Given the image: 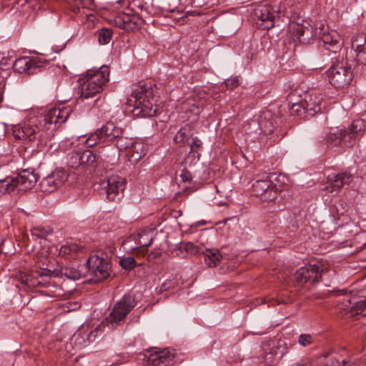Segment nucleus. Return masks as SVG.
I'll list each match as a JSON object with an SVG mask.
<instances>
[{
    "instance_id": "f257e3e1",
    "label": "nucleus",
    "mask_w": 366,
    "mask_h": 366,
    "mask_svg": "<svg viewBox=\"0 0 366 366\" xmlns=\"http://www.w3.org/2000/svg\"><path fill=\"white\" fill-rule=\"evenodd\" d=\"M71 114V109L69 107L51 108L14 127L13 136L16 139L32 142L33 147L41 149L54 137L56 124L65 122Z\"/></svg>"
},
{
    "instance_id": "f03ea898",
    "label": "nucleus",
    "mask_w": 366,
    "mask_h": 366,
    "mask_svg": "<svg viewBox=\"0 0 366 366\" xmlns=\"http://www.w3.org/2000/svg\"><path fill=\"white\" fill-rule=\"evenodd\" d=\"M158 94L157 86L151 82L137 86L132 92V96L135 99L134 114L139 117H152L161 114L159 104L162 102Z\"/></svg>"
},
{
    "instance_id": "7ed1b4c3",
    "label": "nucleus",
    "mask_w": 366,
    "mask_h": 366,
    "mask_svg": "<svg viewBox=\"0 0 366 366\" xmlns=\"http://www.w3.org/2000/svg\"><path fill=\"white\" fill-rule=\"evenodd\" d=\"M109 79V67L103 65L98 69H89L79 79L78 94L82 100L94 97L103 90Z\"/></svg>"
},
{
    "instance_id": "20e7f679",
    "label": "nucleus",
    "mask_w": 366,
    "mask_h": 366,
    "mask_svg": "<svg viewBox=\"0 0 366 366\" xmlns=\"http://www.w3.org/2000/svg\"><path fill=\"white\" fill-rule=\"evenodd\" d=\"M54 270L44 268L34 269L30 272H20L16 278L22 284L29 287H45L49 289L46 293L51 297L61 295L62 289L53 278L57 277L53 274Z\"/></svg>"
},
{
    "instance_id": "39448f33",
    "label": "nucleus",
    "mask_w": 366,
    "mask_h": 366,
    "mask_svg": "<svg viewBox=\"0 0 366 366\" xmlns=\"http://www.w3.org/2000/svg\"><path fill=\"white\" fill-rule=\"evenodd\" d=\"M157 235L154 227H147L128 237L124 242V244L133 253L144 254Z\"/></svg>"
},
{
    "instance_id": "423d86ee",
    "label": "nucleus",
    "mask_w": 366,
    "mask_h": 366,
    "mask_svg": "<svg viewBox=\"0 0 366 366\" xmlns=\"http://www.w3.org/2000/svg\"><path fill=\"white\" fill-rule=\"evenodd\" d=\"M316 34H318L325 50L334 54L341 50L343 41L340 35L335 30L328 31L327 25L324 21L316 23Z\"/></svg>"
},
{
    "instance_id": "0eeeda50",
    "label": "nucleus",
    "mask_w": 366,
    "mask_h": 366,
    "mask_svg": "<svg viewBox=\"0 0 366 366\" xmlns=\"http://www.w3.org/2000/svg\"><path fill=\"white\" fill-rule=\"evenodd\" d=\"M135 305L134 298L132 295H124L115 303L104 322L112 327L120 325Z\"/></svg>"
},
{
    "instance_id": "6e6552de",
    "label": "nucleus",
    "mask_w": 366,
    "mask_h": 366,
    "mask_svg": "<svg viewBox=\"0 0 366 366\" xmlns=\"http://www.w3.org/2000/svg\"><path fill=\"white\" fill-rule=\"evenodd\" d=\"M123 130L121 127L117 126L114 122H109L98 129L94 133L91 134L86 139V144L92 147L99 142L112 141L120 137L122 135Z\"/></svg>"
},
{
    "instance_id": "1a4fd4ad",
    "label": "nucleus",
    "mask_w": 366,
    "mask_h": 366,
    "mask_svg": "<svg viewBox=\"0 0 366 366\" xmlns=\"http://www.w3.org/2000/svg\"><path fill=\"white\" fill-rule=\"evenodd\" d=\"M274 175H263L262 178L258 179L253 184V192L255 195L261 196L264 200L273 201L282 192L283 187L277 185L272 181Z\"/></svg>"
},
{
    "instance_id": "9d476101",
    "label": "nucleus",
    "mask_w": 366,
    "mask_h": 366,
    "mask_svg": "<svg viewBox=\"0 0 366 366\" xmlns=\"http://www.w3.org/2000/svg\"><path fill=\"white\" fill-rule=\"evenodd\" d=\"M86 264L91 281L97 282L109 277L111 264L107 259L98 255H92L89 258Z\"/></svg>"
},
{
    "instance_id": "9b49d317",
    "label": "nucleus",
    "mask_w": 366,
    "mask_h": 366,
    "mask_svg": "<svg viewBox=\"0 0 366 366\" xmlns=\"http://www.w3.org/2000/svg\"><path fill=\"white\" fill-rule=\"evenodd\" d=\"M101 185L106 192L107 199L109 201H115L122 198L126 180L118 175H112L104 179Z\"/></svg>"
},
{
    "instance_id": "f8f14e48",
    "label": "nucleus",
    "mask_w": 366,
    "mask_h": 366,
    "mask_svg": "<svg viewBox=\"0 0 366 366\" xmlns=\"http://www.w3.org/2000/svg\"><path fill=\"white\" fill-rule=\"evenodd\" d=\"M329 81L336 88H344L352 79V72L350 67L344 65H333L327 71Z\"/></svg>"
},
{
    "instance_id": "ddd939ff",
    "label": "nucleus",
    "mask_w": 366,
    "mask_h": 366,
    "mask_svg": "<svg viewBox=\"0 0 366 366\" xmlns=\"http://www.w3.org/2000/svg\"><path fill=\"white\" fill-rule=\"evenodd\" d=\"M365 122L362 119H356L352 122L349 128V133L347 131L337 129V131L331 134L330 139L335 145H337L345 142L346 139H352L353 137H359L363 135L365 132Z\"/></svg>"
},
{
    "instance_id": "4468645a",
    "label": "nucleus",
    "mask_w": 366,
    "mask_h": 366,
    "mask_svg": "<svg viewBox=\"0 0 366 366\" xmlns=\"http://www.w3.org/2000/svg\"><path fill=\"white\" fill-rule=\"evenodd\" d=\"M95 162L96 156L90 150L74 151L69 153L67 156V164L73 169L93 165Z\"/></svg>"
},
{
    "instance_id": "2eb2a0df",
    "label": "nucleus",
    "mask_w": 366,
    "mask_h": 366,
    "mask_svg": "<svg viewBox=\"0 0 366 366\" xmlns=\"http://www.w3.org/2000/svg\"><path fill=\"white\" fill-rule=\"evenodd\" d=\"M322 274L320 267L317 264L308 265L297 269L295 274V280L298 285H302L307 281L318 282Z\"/></svg>"
},
{
    "instance_id": "dca6fc26",
    "label": "nucleus",
    "mask_w": 366,
    "mask_h": 366,
    "mask_svg": "<svg viewBox=\"0 0 366 366\" xmlns=\"http://www.w3.org/2000/svg\"><path fill=\"white\" fill-rule=\"evenodd\" d=\"M68 174L62 169H56L42 179L41 187L44 192H52L60 187L67 179Z\"/></svg>"
},
{
    "instance_id": "f3484780",
    "label": "nucleus",
    "mask_w": 366,
    "mask_h": 366,
    "mask_svg": "<svg viewBox=\"0 0 366 366\" xmlns=\"http://www.w3.org/2000/svg\"><path fill=\"white\" fill-rule=\"evenodd\" d=\"M112 22L119 28L132 31L141 26L143 20L136 14H122L114 16Z\"/></svg>"
},
{
    "instance_id": "a211bd4d",
    "label": "nucleus",
    "mask_w": 366,
    "mask_h": 366,
    "mask_svg": "<svg viewBox=\"0 0 366 366\" xmlns=\"http://www.w3.org/2000/svg\"><path fill=\"white\" fill-rule=\"evenodd\" d=\"M250 124L258 125L256 132L267 134L273 132L277 122L272 112L267 110L262 112L256 119H252Z\"/></svg>"
},
{
    "instance_id": "6ab92c4d",
    "label": "nucleus",
    "mask_w": 366,
    "mask_h": 366,
    "mask_svg": "<svg viewBox=\"0 0 366 366\" xmlns=\"http://www.w3.org/2000/svg\"><path fill=\"white\" fill-rule=\"evenodd\" d=\"M254 16L262 21L264 29H269L274 26L275 11L267 4L259 5L254 10Z\"/></svg>"
},
{
    "instance_id": "aec40b11",
    "label": "nucleus",
    "mask_w": 366,
    "mask_h": 366,
    "mask_svg": "<svg viewBox=\"0 0 366 366\" xmlns=\"http://www.w3.org/2000/svg\"><path fill=\"white\" fill-rule=\"evenodd\" d=\"M174 142L188 145L191 152H196L202 144L201 141L197 137H194L191 129L187 127L181 128L177 132L174 137Z\"/></svg>"
},
{
    "instance_id": "412c9836",
    "label": "nucleus",
    "mask_w": 366,
    "mask_h": 366,
    "mask_svg": "<svg viewBox=\"0 0 366 366\" xmlns=\"http://www.w3.org/2000/svg\"><path fill=\"white\" fill-rule=\"evenodd\" d=\"M174 352L173 350L164 349L156 351L148 357V363L154 366H169L174 363Z\"/></svg>"
},
{
    "instance_id": "4be33fe9",
    "label": "nucleus",
    "mask_w": 366,
    "mask_h": 366,
    "mask_svg": "<svg viewBox=\"0 0 366 366\" xmlns=\"http://www.w3.org/2000/svg\"><path fill=\"white\" fill-rule=\"evenodd\" d=\"M18 192H24L33 188L38 181V175L33 169H24L15 177Z\"/></svg>"
},
{
    "instance_id": "5701e85b",
    "label": "nucleus",
    "mask_w": 366,
    "mask_h": 366,
    "mask_svg": "<svg viewBox=\"0 0 366 366\" xmlns=\"http://www.w3.org/2000/svg\"><path fill=\"white\" fill-rule=\"evenodd\" d=\"M352 174L349 172L339 173L329 178L327 185L325 186L324 189L327 190L332 195H335L345 184H348L350 182Z\"/></svg>"
},
{
    "instance_id": "b1692460",
    "label": "nucleus",
    "mask_w": 366,
    "mask_h": 366,
    "mask_svg": "<svg viewBox=\"0 0 366 366\" xmlns=\"http://www.w3.org/2000/svg\"><path fill=\"white\" fill-rule=\"evenodd\" d=\"M294 35L303 43H307L314 36H318L316 34V24L314 27L311 26L309 24L306 25H296L293 29Z\"/></svg>"
},
{
    "instance_id": "393cba45",
    "label": "nucleus",
    "mask_w": 366,
    "mask_h": 366,
    "mask_svg": "<svg viewBox=\"0 0 366 366\" xmlns=\"http://www.w3.org/2000/svg\"><path fill=\"white\" fill-rule=\"evenodd\" d=\"M303 106L307 111L318 112L320 111V103L322 97L320 95L311 92H305L303 97H300Z\"/></svg>"
},
{
    "instance_id": "a878e982",
    "label": "nucleus",
    "mask_w": 366,
    "mask_h": 366,
    "mask_svg": "<svg viewBox=\"0 0 366 366\" xmlns=\"http://www.w3.org/2000/svg\"><path fill=\"white\" fill-rule=\"evenodd\" d=\"M36 66V61L29 56L17 59L13 63L14 71L19 74L32 73Z\"/></svg>"
},
{
    "instance_id": "bb28decb",
    "label": "nucleus",
    "mask_w": 366,
    "mask_h": 366,
    "mask_svg": "<svg viewBox=\"0 0 366 366\" xmlns=\"http://www.w3.org/2000/svg\"><path fill=\"white\" fill-rule=\"evenodd\" d=\"M300 97H301V95L297 92H295L288 96L289 109L292 115H300L302 110H306L301 99H298Z\"/></svg>"
},
{
    "instance_id": "cd10ccee",
    "label": "nucleus",
    "mask_w": 366,
    "mask_h": 366,
    "mask_svg": "<svg viewBox=\"0 0 366 366\" xmlns=\"http://www.w3.org/2000/svg\"><path fill=\"white\" fill-rule=\"evenodd\" d=\"M53 274L57 277H65L67 279L76 280L81 278V272L75 267H64L58 269H54Z\"/></svg>"
},
{
    "instance_id": "c85d7f7f",
    "label": "nucleus",
    "mask_w": 366,
    "mask_h": 366,
    "mask_svg": "<svg viewBox=\"0 0 366 366\" xmlns=\"http://www.w3.org/2000/svg\"><path fill=\"white\" fill-rule=\"evenodd\" d=\"M181 109L189 114V118L192 116L197 117L202 111L200 106L197 104L195 99H188L184 101L181 105Z\"/></svg>"
},
{
    "instance_id": "c756f323",
    "label": "nucleus",
    "mask_w": 366,
    "mask_h": 366,
    "mask_svg": "<svg viewBox=\"0 0 366 366\" xmlns=\"http://www.w3.org/2000/svg\"><path fill=\"white\" fill-rule=\"evenodd\" d=\"M19 192L15 177H7L0 179V194Z\"/></svg>"
},
{
    "instance_id": "7c9ffc66",
    "label": "nucleus",
    "mask_w": 366,
    "mask_h": 366,
    "mask_svg": "<svg viewBox=\"0 0 366 366\" xmlns=\"http://www.w3.org/2000/svg\"><path fill=\"white\" fill-rule=\"evenodd\" d=\"M222 259L219 251L216 249H207L204 254V260L209 267L217 266Z\"/></svg>"
},
{
    "instance_id": "2f4dec72",
    "label": "nucleus",
    "mask_w": 366,
    "mask_h": 366,
    "mask_svg": "<svg viewBox=\"0 0 366 366\" xmlns=\"http://www.w3.org/2000/svg\"><path fill=\"white\" fill-rule=\"evenodd\" d=\"M84 251V247L81 244L72 243L69 244L63 245L59 249V255L68 256L78 252H83Z\"/></svg>"
},
{
    "instance_id": "473e14b6",
    "label": "nucleus",
    "mask_w": 366,
    "mask_h": 366,
    "mask_svg": "<svg viewBox=\"0 0 366 366\" xmlns=\"http://www.w3.org/2000/svg\"><path fill=\"white\" fill-rule=\"evenodd\" d=\"M86 328L84 326L76 332L72 338L71 342H74L77 347H85L89 344L86 336Z\"/></svg>"
},
{
    "instance_id": "72a5a7b5",
    "label": "nucleus",
    "mask_w": 366,
    "mask_h": 366,
    "mask_svg": "<svg viewBox=\"0 0 366 366\" xmlns=\"http://www.w3.org/2000/svg\"><path fill=\"white\" fill-rule=\"evenodd\" d=\"M141 146L139 144L134 142L132 139H128L127 137H120L117 138V147L120 150H125L129 149V154H130L131 151L136 148L137 147Z\"/></svg>"
},
{
    "instance_id": "f704fd0d",
    "label": "nucleus",
    "mask_w": 366,
    "mask_h": 366,
    "mask_svg": "<svg viewBox=\"0 0 366 366\" xmlns=\"http://www.w3.org/2000/svg\"><path fill=\"white\" fill-rule=\"evenodd\" d=\"M107 323L103 321L99 324L94 330H89L86 329V340L89 343L95 340L96 337L101 335L103 332L104 329L105 328Z\"/></svg>"
},
{
    "instance_id": "c9c22d12",
    "label": "nucleus",
    "mask_w": 366,
    "mask_h": 366,
    "mask_svg": "<svg viewBox=\"0 0 366 366\" xmlns=\"http://www.w3.org/2000/svg\"><path fill=\"white\" fill-rule=\"evenodd\" d=\"M352 46L356 51L357 61L362 64H366V45L359 44L357 41L352 44Z\"/></svg>"
},
{
    "instance_id": "e433bc0d",
    "label": "nucleus",
    "mask_w": 366,
    "mask_h": 366,
    "mask_svg": "<svg viewBox=\"0 0 366 366\" xmlns=\"http://www.w3.org/2000/svg\"><path fill=\"white\" fill-rule=\"evenodd\" d=\"M350 312L353 316L366 315V300H361L355 302L350 309Z\"/></svg>"
},
{
    "instance_id": "4c0bfd02",
    "label": "nucleus",
    "mask_w": 366,
    "mask_h": 366,
    "mask_svg": "<svg viewBox=\"0 0 366 366\" xmlns=\"http://www.w3.org/2000/svg\"><path fill=\"white\" fill-rule=\"evenodd\" d=\"M33 237L36 238L44 239L48 235L52 234L53 229L49 227H44L41 226L34 227L31 229Z\"/></svg>"
},
{
    "instance_id": "58836bf2",
    "label": "nucleus",
    "mask_w": 366,
    "mask_h": 366,
    "mask_svg": "<svg viewBox=\"0 0 366 366\" xmlns=\"http://www.w3.org/2000/svg\"><path fill=\"white\" fill-rule=\"evenodd\" d=\"M112 36V32L108 29L103 28L98 31L99 41L101 44H108Z\"/></svg>"
},
{
    "instance_id": "ea45409f",
    "label": "nucleus",
    "mask_w": 366,
    "mask_h": 366,
    "mask_svg": "<svg viewBox=\"0 0 366 366\" xmlns=\"http://www.w3.org/2000/svg\"><path fill=\"white\" fill-rule=\"evenodd\" d=\"M119 264L123 269L130 270L136 266V261L132 257H124L119 259Z\"/></svg>"
},
{
    "instance_id": "a19ab883",
    "label": "nucleus",
    "mask_w": 366,
    "mask_h": 366,
    "mask_svg": "<svg viewBox=\"0 0 366 366\" xmlns=\"http://www.w3.org/2000/svg\"><path fill=\"white\" fill-rule=\"evenodd\" d=\"M315 342V337L310 334H302L298 337V343L302 347L309 346Z\"/></svg>"
},
{
    "instance_id": "79ce46f5",
    "label": "nucleus",
    "mask_w": 366,
    "mask_h": 366,
    "mask_svg": "<svg viewBox=\"0 0 366 366\" xmlns=\"http://www.w3.org/2000/svg\"><path fill=\"white\" fill-rule=\"evenodd\" d=\"M185 249L192 254H195L200 252L199 247L192 242H188L185 244Z\"/></svg>"
},
{
    "instance_id": "37998d69",
    "label": "nucleus",
    "mask_w": 366,
    "mask_h": 366,
    "mask_svg": "<svg viewBox=\"0 0 366 366\" xmlns=\"http://www.w3.org/2000/svg\"><path fill=\"white\" fill-rule=\"evenodd\" d=\"M179 177L181 178L182 182H190L192 180L191 173L186 169H183Z\"/></svg>"
},
{
    "instance_id": "c03bdc74",
    "label": "nucleus",
    "mask_w": 366,
    "mask_h": 366,
    "mask_svg": "<svg viewBox=\"0 0 366 366\" xmlns=\"http://www.w3.org/2000/svg\"><path fill=\"white\" fill-rule=\"evenodd\" d=\"M225 84L228 89H232L239 84V79L237 78L228 79L225 81Z\"/></svg>"
},
{
    "instance_id": "a18cd8bd",
    "label": "nucleus",
    "mask_w": 366,
    "mask_h": 366,
    "mask_svg": "<svg viewBox=\"0 0 366 366\" xmlns=\"http://www.w3.org/2000/svg\"><path fill=\"white\" fill-rule=\"evenodd\" d=\"M10 59L6 56L4 52L0 51V64L7 65Z\"/></svg>"
},
{
    "instance_id": "49530a36",
    "label": "nucleus",
    "mask_w": 366,
    "mask_h": 366,
    "mask_svg": "<svg viewBox=\"0 0 366 366\" xmlns=\"http://www.w3.org/2000/svg\"><path fill=\"white\" fill-rule=\"evenodd\" d=\"M166 122H167V119H159V125L157 120H155L154 122H155L156 125L158 127V128L157 129L159 131L163 130L166 127V124H165Z\"/></svg>"
},
{
    "instance_id": "de8ad7c7",
    "label": "nucleus",
    "mask_w": 366,
    "mask_h": 366,
    "mask_svg": "<svg viewBox=\"0 0 366 366\" xmlns=\"http://www.w3.org/2000/svg\"><path fill=\"white\" fill-rule=\"evenodd\" d=\"M357 41H358L359 44H361L362 45H365V43L366 42V39L363 35H360L358 37H357L355 39H354L352 41V44Z\"/></svg>"
},
{
    "instance_id": "09e8293b",
    "label": "nucleus",
    "mask_w": 366,
    "mask_h": 366,
    "mask_svg": "<svg viewBox=\"0 0 366 366\" xmlns=\"http://www.w3.org/2000/svg\"><path fill=\"white\" fill-rule=\"evenodd\" d=\"M326 366H340V362L336 360H331L325 363Z\"/></svg>"
},
{
    "instance_id": "8fccbe9b",
    "label": "nucleus",
    "mask_w": 366,
    "mask_h": 366,
    "mask_svg": "<svg viewBox=\"0 0 366 366\" xmlns=\"http://www.w3.org/2000/svg\"><path fill=\"white\" fill-rule=\"evenodd\" d=\"M338 205L340 207L338 208L337 205H335V207H336V209H337V214H342L345 212V208L342 205V203H339Z\"/></svg>"
},
{
    "instance_id": "3c124183",
    "label": "nucleus",
    "mask_w": 366,
    "mask_h": 366,
    "mask_svg": "<svg viewBox=\"0 0 366 366\" xmlns=\"http://www.w3.org/2000/svg\"><path fill=\"white\" fill-rule=\"evenodd\" d=\"M5 87V84L4 83V80L2 81H0V98L3 99V93Z\"/></svg>"
},
{
    "instance_id": "603ef678",
    "label": "nucleus",
    "mask_w": 366,
    "mask_h": 366,
    "mask_svg": "<svg viewBox=\"0 0 366 366\" xmlns=\"http://www.w3.org/2000/svg\"><path fill=\"white\" fill-rule=\"evenodd\" d=\"M347 362L346 360H342L341 362H340V366H345V365H346V364H347Z\"/></svg>"
},
{
    "instance_id": "864d4df0",
    "label": "nucleus",
    "mask_w": 366,
    "mask_h": 366,
    "mask_svg": "<svg viewBox=\"0 0 366 366\" xmlns=\"http://www.w3.org/2000/svg\"><path fill=\"white\" fill-rule=\"evenodd\" d=\"M132 157H134V154H132ZM139 157H141V155H139V156H137V157H135V158H136V159L139 158Z\"/></svg>"
},
{
    "instance_id": "5fc2aeb1",
    "label": "nucleus",
    "mask_w": 366,
    "mask_h": 366,
    "mask_svg": "<svg viewBox=\"0 0 366 366\" xmlns=\"http://www.w3.org/2000/svg\"><path fill=\"white\" fill-rule=\"evenodd\" d=\"M25 1H29V0H24Z\"/></svg>"
}]
</instances>
